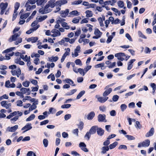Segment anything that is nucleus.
<instances>
[{
	"instance_id": "49530a36",
	"label": "nucleus",
	"mask_w": 156,
	"mask_h": 156,
	"mask_svg": "<svg viewBox=\"0 0 156 156\" xmlns=\"http://www.w3.org/2000/svg\"><path fill=\"white\" fill-rule=\"evenodd\" d=\"M46 11L47 10H45L44 8H42L39 9V12L41 14H44L47 13V12H48V11Z\"/></svg>"
},
{
	"instance_id": "6e6552de",
	"label": "nucleus",
	"mask_w": 156,
	"mask_h": 156,
	"mask_svg": "<svg viewBox=\"0 0 156 156\" xmlns=\"http://www.w3.org/2000/svg\"><path fill=\"white\" fill-rule=\"evenodd\" d=\"M20 91L22 94H27L28 95H30L31 92L29 88H27L25 87L22 88L20 89Z\"/></svg>"
},
{
	"instance_id": "7ed1b4c3",
	"label": "nucleus",
	"mask_w": 156,
	"mask_h": 156,
	"mask_svg": "<svg viewBox=\"0 0 156 156\" xmlns=\"http://www.w3.org/2000/svg\"><path fill=\"white\" fill-rule=\"evenodd\" d=\"M80 47L79 45L77 46L74 50V53L73 52L72 54L73 57H76L79 55L78 53L80 52Z\"/></svg>"
},
{
	"instance_id": "e2e57ef3",
	"label": "nucleus",
	"mask_w": 156,
	"mask_h": 156,
	"mask_svg": "<svg viewBox=\"0 0 156 156\" xmlns=\"http://www.w3.org/2000/svg\"><path fill=\"white\" fill-rule=\"evenodd\" d=\"M116 65V63L115 62H113L112 63H108V67L111 68L114 67Z\"/></svg>"
},
{
	"instance_id": "37998d69",
	"label": "nucleus",
	"mask_w": 156,
	"mask_h": 156,
	"mask_svg": "<svg viewBox=\"0 0 156 156\" xmlns=\"http://www.w3.org/2000/svg\"><path fill=\"white\" fill-rule=\"evenodd\" d=\"M76 91H77V90L76 89L72 90H71V91L70 92H68L66 94V95H67V96L71 95L73 94H74Z\"/></svg>"
},
{
	"instance_id": "338daca9",
	"label": "nucleus",
	"mask_w": 156,
	"mask_h": 156,
	"mask_svg": "<svg viewBox=\"0 0 156 156\" xmlns=\"http://www.w3.org/2000/svg\"><path fill=\"white\" fill-rule=\"evenodd\" d=\"M102 151L101 152L103 154L105 153L107 151V147H103L102 148Z\"/></svg>"
},
{
	"instance_id": "603ef678",
	"label": "nucleus",
	"mask_w": 156,
	"mask_h": 156,
	"mask_svg": "<svg viewBox=\"0 0 156 156\" xmlns=\"http://www.w3.org/2000/svg\"><path fill=\"white\" fill-rule=\"evenodd\" d=\"M75 62L77 65H79L80 66L82 65V63L80 59H78L76 60L75 61Z\"/></svg>"
},
{
	"instance_id": "f8f14e48",
	"label": "nucleus",
	"mask_w": 156,
	"mask_h": 156,
	"mask_svg": "<svg viewBox=\"0 0 156 156\" xmlns=\"http://www.w3.org/2000/svg\"><path fill=\"white\" fill-rule=\"evenodd\" d=\"M79 147H81V150L85 152H88V149L86 147V145L83 142H80L79 144Z\"/></svg>"
},
{
	"instance_id": "412c9836",
	"label": "nucleus",
	"mask_w": 156,
	"mask_h": 156,
	"mask_svg": "<svg viewBox=\"0 0 156 156\" xmlns=\"http://www.w3.org/2000/svg\"><path fill=\"white\" fill-rule=\"evenodd\" d=\"M154 133V129L153 128H151L150 130L145 135L146 137H149V136H152Z\"/></svg>"
},
{
	"instance_id": "680f3d73",
	"label": "nucleus",
	"mask_w": 156,
	"mask_h": 156,
	"mask_svg": "<svg viewBox=\"0 0 156 156\" xmlns=\"http://www.w3.org/2000/svg\"><path fill=\"white\" fill-rule=\"evenodd\" d=\"M38 22L37 20H35L31 24V26L32 27H34L37 25Z\"/></svg>"
},
{
	"instance_id": "a19ab883",
	"label": "nucleus",
	"mask_w": 156,
	"mask_h": 156,
	"mask_svg": "<svg viewBox=\"0 0 156 156\" xmlns=\"http://www.w3.org/2000/svg\"><path fill=\"white\" fill-rule=\"evenodd\" d=\"M78 72H79L80 74L83 76H84L85 73L83 69L79 68L78 69Z\"/></svg>"
},
{
	"instance_id": "c03bdc74",
	"label": "nucleus",
	"mask_w": 156,
	"mask_h": 156,
	"mask_svg": "<svg viewBox=\"0 0 156 156\" xmlns=\"http://www.w3.org/2000/svg\"><path fill=\"white\" fill-rule=\"evenodd\" d=\"M118 144V142H115L112 144H110L109 147L110 149H112L115 148Z\"/></svg>"
},
{
	"instance_id": "6e6d98bb",
	"label": "nucleus",
	"mask_w": 156,
	"mask_h": 156,
	"mask_svg": "<svg viewBox=\"0 0 156 156\" xmlns=\"http://www.w3.org/2000/svg\"><path fill=\"white\" fill-rule=\"evenodd\" d=\"M138 34L140 37L145 39H147V37L140 31H138Z\"/></svg>"
},
{
	"instance_id": "6ab92c4d",
	"label": "nucleus",
	"mask_w": 156,
	"mask_h": 156,
	"mask_svg": "<svg viewBox=\"0 0 156 156\" xmlns=\"http://www.w3.org/2000/svg\"><path fill=\"white\" fill-rule=\"evenodd\" d=\"M135 59H132L130 60L128 63L127 69L128 70H130L133 66V64L134 62L135 61Z\"/></svg>"
},
{
	"instance_id": "0e129e2a",
	"label": "nucleus",
	"mask_w": 156,
	"mask_h": 156,
	"mask_svg": "<svg viewBox=\"0 0 156 156\" xmlns=\"http://www.w3.org/2000/svg\"><path fill=\"white\" fill-rule=\"evenodd\" d=\"M71 106L70 104H65L62 105L61 106V108H70Z\"/></svg>"
},
{
	"instance_id": "4468645a",
	"label": "nucleus",
	"mask_w": 156,
	"mask_h": 156,
	"mask_svg": "<svg viewBox=\"0 0 156 156\" xmlns=\"http://www.w3.org/2000/svg\"><path fill=\"white\" fill-rule=\"evenodd\" d=\"M40 27L39 25H37L36 26L33 27L30 29V30H27L26 32V33L27 34H30L31 33L33 32L34 31L37 30Z\"/></svg>"
},
{
	"instance_id": "9d476101",
	"label": "nucleus",
	"mask_w": 156,
	"mask_h": 156,
	"mask_svg": "<svg viewBox=\"0 0 156 156\" xmlns=\"http://www.w3.org/2000/svg\"><path fill=\"white\" fill-rule=\"evenodd\" d=\"M94 34L95 36H93V38L94 39H98L101 37V33L98 29H97L95 30Z\"/></svg>"
},
{
	"instance_id": "f3484780",
	"label": "nucleus",
	"mask_w": 156,
	"mask_h": 156,
	"mask_svg": "<svg viewBox=\"0 0 156 156\" xmlns=\"http://www.w3.org/2000/svg\"><path fill=\"white\" fill-rule=\"evenodd\" d=\"M1 104L2 107L6 109L8 108L11 106V104L10 103L7 104V101H2L1 102Z\"/></svg>"
},
{
	"instance_id": "f03ea898",
	"label": "nucleus",
	"mask_w": 156,
	"mask_h": 156,
	"mask_svg": "<svg viewBox=\"0 0 156 156\" xmlns=\"http://www.w3.org/2000/svg\"><path fill=\"white\" fill-rule=\"evenodd\" d=\"M8 3L7 2H2L0 4V8L1 9L0 14L1 15H3L4 13L5 10L8 6Z\"/></svg>"
},
{
	"instance_id": "20e7f679",
	"label": "nucleus",
	"mask_w": 156,
	"mask_h": 156,
	"mask_svg": "<svg viewBox=\"0 0 156 156\" xmlns=\"http://www.w3.org/2000/svg\"><path fill=\"white\" fill-rule=\"evenodd\" d=\"M115 56L117 58V59L121 61H123L125 60L124 57L125 56V54L123 53H119L115 54Z\"/></svg>"
},
{
	"instance_id": "3c124183",
	"label": "nucleus",
	"mask_w": 156,
	"mask_h": 156,
	"mask_svg": "<svg viewBox=\"0 0 156 156\" xmlns=\"http://www.w3.org/2000/svg\"><path fill=\"white\" fill-rule=\"evenodd\" d=\"M65 19L63 18H61V17H59L57 19V22L58 23H61L62 22L65 21Z\"/></svg>"
},
{
	"instance_id": "4be33fe9",
	"label": "nucleus",
	"mask_w": 156,
	"mask_h": 156,
	"mask_svg": "<svg viewBox=\"0 0 156 156\" xmlns=\"http://www.w3.org/2000/svg\"><path fill=\"white\" fill-rule=\"evenodd\" d=\"M69 15L68 16L70 17H73L75 16H78L79 15V12L76 10L73 11L69 13Z\"/></svg>"
},
{
	"instance_id": "f257e3e1",
	"label": "nucleus",
	"mask_w": 156,
	"mask_h": 156,
	"mask_svg": "<svg viewBox=\"0 0 156 156\" xmlns=\"http://www.w3.org/2000/svg\"><path fill=\"white\" fill-rule=\"evenodd\" d=\"M34 4L35 2L33 0H27L25 5L26 10L30 11L35 9L36 8V5H33Z\"/></svg>"
},
{
	"instance_id": "ddd939ff",
	"label": "nucleus",
	"mask_w": 156,
	"mask_h": 156,
	"mask_svg": "<svg viewBox=\"0 0 156 156\" xmlns=\"http://www.w3.org/2000/svg\"><path fill=\"white\" fill-rule=\"evenodd\" d=\"M20 33L18 34V33H16L14 35L12 36V38L9 39V41L10 42H12L13 41H15L16 40L19 38H20Z\"/></svg>"
},
{
	"instance_id": "864d4df0",
	"label": "nucleus",
	"mask_w": 156,
	"mask_h": 156,
	"mask_svg": "<svg viewBox=\"0 0 156 156\" xmlns=\"http://www.w3.org/2000/svg\"><path fill=\"white\" fill-rule=\"evenodd\" d=\"M20 6V3L19 2H17L15 3L14 6V10L15 11H17V10L19 8Z\"/></svg>"
},
{
	"instance_id": "5701e85b",
	"label": "nucleus",
	"mask_w": 156,
	"mask_h": 156,
	"mask_svg": "<svg viewBox=\"0 0 156 156\" xmlns=\"http://www.w3.org/2000/svg\"><path fill=\"white\" fill-rule=\"evenodd\" d=\"M105 20V17L104 16H102V17H100L98 19V20L99 22L100 26L101 27L104 26V24L103 23V20Z\"/></svg>"
},
{
	"instance_id": "69168bd1",
	"label": "nucleus",
	"mask_w": 156,
	"mask_h": 156,
	"mask_svg": "<svg viewBox=\"0 0 156 156\" xmlns=\"http://www.w3.org/2000/svg\"><path fill=\"white\" fill-rule=\"evenodd\" d=\"M17 11H14V13L13 14L12 16V20L13 21L16 18L17 16Z\"/></svg>"
},
{
	"instance_id": "052dcab7",
	"label": "nucleus",
	"mask_w": 156,
	"mask_h": 156,
	"mask_svg": "<svg viewBox=\"0 0 156 156\" xmlns=\"http://www.w3.org/2000/svg\"><path fill=\"white\" fill-rule=\"evenodd\" d=\"M78 129H76L73 130L72 133H73L76 136H78Z\"/></svg>"
},
{
	"instance_id": "58836bf2",
	"label": "nucleus",
	"mask_w": 156,
	"mask_h": 156,
	"mask_svg": "<svg viewBox=\"0 0 156 156\" xmlns=\"http://www.w3.org/2000/svg\"><path fill=\"white\" fill-rule=\"evenodd\" d=\"M50 6L47 4L46 5L44 8L45 9V10H47L46 11H48V12H47V13H48L50 12H51L52 11V9L50 8Z\"/></svg>"
},
{
	"instance_id": "2eb2a0df",
	"label": "nucleus",
	"mask_w": 156,
	"mask_h": 156,
	"mask_svg": "<svg viewBox=\"0 0 156 156\" xmlns=\"http://www.w3.org/2000/svg\"><path fill=\"white\" fill-rule=\"evenodd\" d=\"M48 17L46 15L39 16L37 17L36 20L38 22H41L45 20Z\"/></svg>"
},
{
	"instance_id": "4d7b16f0",
	"label": "nucleus",
	"mask_w": 156,
	"mask_h": 156,
	"mask_svg": "<svg viewBox=\"0 0 156 156\" xmlns=\"http://www.w3.org/2000/svg\"><path fill=\"white\" fill-rule=\"evenodd\" d=\"M125 136L128 140H132L135 139V138L134 136L131 135H126Z\"/></svg>"
},
{
	"instance_id": "79ce46f5",
	"label": "nucleus",
	"mask_w": 156,
	"mask_h": 156,
	"mask_svg": "<svg viewBox=\"0 0 156 156\" xmlns=\"http://www.w3.org/2000/svg\"><path fill=\"white\" fill-rule=\"evenodd\" d=\"M116 2V0H108V5H111L113 6Z\"/></svg>"
},
{
	"instance_id": "4c0bfd02",
	"label": "nucleus",
	"mask_w": 156,
	"mask_h": 156,
	"mask_svg": "<svg viewBox=\"0 0 156 156\" xmlns=\"http://www.w3.org/2000/svg\"><path fill=\"white\" fill-rule=\"evenodd\" d=\"M85 91L82 90L77 95L76 97V99H79L82 96L85 94Z\"/></svg>"
},
{
	"instance_id": "9b49d317",
	"label": "nucleus",
	"mask_w": 156,
	"mask_h": 156,
	"mask_svg": "<svg viewBox=\"0 0 156 156\" xmlns=\"http://www.w3.org/2000/svg\"><path fill=\"white\" fill-rule=\"evenodd\" d=\"M48 4L51 8H53L56 5H57L56 0H50L48 2Z\"/></svg>"
},
{
	"instance_id": "5fc2aeb1",
	"label": "nucleus",
	"mask_w": 156,
	"mask_h": 156,
	"mask_svg": "<svg viewBox=\"0 0 156 156\" xmlns=\"http://www.w3.org/2000/svg\"><path fill=\"white\" fill-rule=\"evenodd\" d=\"M151 51V50L148 47L145 48L144 51L145 54H150Z\"/></svg>"
},
{
	"instance_id": "f704fd0d",
	"label": "nucleus",
	"mask_w": 156,
	"mask_h": 156,
	"mask_svg": "<svg viewBox=\"0 0 156 156\" xmlns=\"http://www.w3.org/2000/svg\"><path fill=\"white\" fill-rule=\"evenodd\" d=\"M35 115L34 114H31L29 117L26 119L27 122L33 120L35 117Z\"/></svg>"
},
{
	"instance_id": "b1692460",
	"label": "nucleus",
	"mask_w": 156,
	"mask_h": 156,
	"mask_svg": "<svg viewBox=\"0 0 156 156\" xmlns=\"http://www.w3.org/2000/svg\"><path fill=\"white\" fill-rule=\"evenodd\" d=\"M105 115L100 114L98 116V120L99 122H103L105 119Z\"/></svg>"
},
{
	"instance_id": "de8ad7c7",
	"label": "nucleus",
	"mask_w": 156,
	"mask_h": 156,
	"mask_svg": "<svg viewBox=\"0 0 156 156\" xmlns=\"http://www.w3.org/2000/svg\"><path fill=\"white\" fill-rule=\"evenodd\" d=\"M117 4L118 6L120 8H123L124 6V4L123 2L119 1L117 2Z\"/></svg>"
},
{
	"instance_id": "72a5a7b5",
	"label": "nucleus",
	"mask_w": 156,
	"mask_h": 156,
	"mask_svg": "<svg viewBox=\"0 0 156 156\" xmlns=\"http://www.w3.org/2000/svg\"><path fill=\"white\" fill-rule=\"evenodd\" d=\"M115 34V32H114L112 33V35H110L108 37V43L110 42L112 39L114 37Z\"/></svg>"
},
{
	"instance_id": "09e8293b",
	"label": "nucleus",
	"mask_w": 156,
	"mask_h": 156,
	"mask_svg": "<svg viewBox=\"0 0 156 156\" xmlns=\"http://www.w3.org/2000/svg\"><path fill=\"white\" fill-rule=\"evenodd\" d=\"M127 108V105L125 104H122L120 106V108L122 112H124Z\"/></svg>"
},
{
	"instance_id": "0eeeda50",
	"label": "nucleus",
	"mask_w": 156,
	"mask_h": 156,
	"mask_svg": "<svg viewBox=\"0 0 156 156\" xmlns=\"http://www.w3.org/2000/svg\"><path fill=\"white\" fill-rule=\"evenodd\" d=\"M51 32L53 33L51 35V36L53 37H56L61 35V33L59 31L55 29L52 30Z\"/></svg>"
},
{
	"instance_id": "423d86ee",
	"label": "nucleus",
	"mask_w": 156,
	"mask_h": 156,
	"mask_svg": "<svg viewBox=\"0 0 156 156\" xmlns=\"http://www.w3.org/2000/svg\"><path fill=\"white\" fill-rule=\"evenodd\" d=\"M11 72L13 76L16 75L18 77H19L21 73V70L19 68L16 70H11Z\"/></svg>"
},
{
	"instance_id": "8fccbe9b",
	"label": "nucleus",
	"mask_w": 156,
	"mask_h": 156,
	"mask_svg": "<svg viewBox=\"0 0 156 156\" xmlns=\"http://www.w3.org/2000/svg\"><path fill=\"white\" fill-rule=\"evenodd\" d=\"M14 44L15 45H18L19 44L21 43L22 42V38L21 37L19 38L17 40L15 41Z\"/></svg>"
},
{
	"instance_id": "473e14b6",
	"label": "nucleus",
	"mask_w": 156,
	"mask_h": 156,
	"mask_svg": "<svg viewBox=\"0 0 156 156\" xmlns=\"http://www.w3.org/2000/svg\"><path fill=\"white\" fill-rule=\"evenodd\" d=\"M97 133L98 135L100 136H102L104 134V130L101 128H98Z\"/></svg>"
},
{
	"instance_id": "cd10ccee",
	"label": "nucleus",
	"mask_w": 156,
	"mask_h": 156,
	"mask_svg": "<svg viewBox=\"0 0 156 156\" xmlns=\"http://www.w3.org/2000/svg\"><path fill=\"white\" fill-rule=\"evenodd\" d=\"M58 57L57 56H52L48 58V60L51 62H55L58 59Z\"/></svg>"
},
{
	"instance_id": "13d9d810",
	"label": "nucleus",
	"mask_w": 156,
	"mask_h": 156,
	"mask_svg": "<svg viewBox=\"0 0 156 156\" xmlns=\"http://www.w3.org/2000/svg\"><path fill=\"white\" fill-rule=\"evenodd\" d=\"M15 49V47H12L11 48H10L7 49H6V50H5L3 52V53H7L9 52H10V51H11L12 50H14V49Z\"/></svg>"
},
{
	"instance_id": "bb28decb",
	"label": "nucleus",
	"mask_w": 156,
	"mask_h": 156,
	"mask_svg": "<svg viewBox=\"0 0 156 156\" xmlns=\"http://www.w3.org/2000/svg\"><path fill=\"white\" fill-rule=\"evenodd\" d=\"M30 14V12H27L23 14H22L20 15V18L22 19H25L29 16Z\"/></svg>"
},
{
	"instance_id": "bf43d9fd",
	"label": "nucleus",
	"mask_w": 156,
	"mask_h": 156,
	"mask_svg": "<svg viewBox=\"0 0 156 156\" xmlns=\"http://www.w3.org/2000/svg\"><path fill=\"white\" fill-rule=\"evenodd\" d=\"M104 63H100L98 64L95 66V67L96 68H99L101 67V69H104L103 68L104 67Z\"/></svg>"
},
{
	"instance_id": "aec40b11",
	"label": "nucleus",
	"mask_w": 156,
	"mask_h": 156,
	"mask_svg": "<svg viewBox=\"0 0 156 156\" xmlns=\"http://www.w3.org/2000/svg\"><path fill=\"white\" fill-rule=\"evenodd\" d=\"M67 1L66 0H60L56 1L57 5L61 7L62 5L66 4Z\"/></svg>"
},
{
	"instance_id": "dca6fc26",
	"label": "nucleus",
	"mask_w": 156,
	"mask_h": 156,
	"mask_svg": "<svg viewBox=\"0 0 156 156\" xmlns=\"http://www.w3.org/2000/svg\"><path fill=\"white\" fill-rule=\"evenodd\" d=\"M18 128V125H15L12 127H8L7 128V130L9 132H14Z\"/></svg>"
},
{
	"instance_id": "1a4fd4ad",
	"label": "nucleus",
	"mask_w": 156,
	"mask_h": 156,
	"mask_svg": "<svg viewBox=\"0 0 156 156\" xmlns=\"http://www.w3.org/2000/svg\"><path fill=\"white\" fill-rule=\"evenodd\" d=\"M69 13V9H66L65 10H62L60 11V16L63 17H66Z\"/></svg>"
},
{
	"instance_id": "2f4dec72",
	"label": "nucleus",
	"mask_w": 156,
	"mask_h": 156,
	"mask_svg": "<svg viewBox=\"0 0 156 156\" xmlns=\"http://www.w3.org/2000/svg\"><path fill=\"white\" fill-rule=\"evenodd\" d=\"M85 13L86 14V16L87 17H92L93 15V13L91 11L87 10L85 11Z\"/></svg>"
},
{
	"instance_id": "c756f323",
	"label": "nucleus",
	"mask_w": 156,
	"mask_h": 156,
	"mask_svg": "<svg viewBox=\"0 0 156 156\" xmlns=\"http://www.w3.org/2000/svg\"><path fill=\"white\" fill-rule=\"evenodd\" d=\"M81 19L80 17L78 16L77 17H75L73 19L72 22L75 24H77L79 23L80 20Z\"/></svg>"
},
{
	"instance_id": "774afa93",
	"label": "nucleus",
	"mask_w": 156,
	"mask_h": 156,
	"mask_svg": "<svg viewBox=\"0 0 156 156\" xmlns=\"http://www.w3.org/2000/svg\"><path fill=\"white\" fill-rule=\"evenodd\" d=\"M91 68V66H88L83 69L85 73H86Z\"/></svg>"
},
{
	"instance_id": "c9c22d12",
	"label": "nucleus",
	"mask_w": 156,
	"mask_h": 156,
	"mask_svg": "<svg viewBox=\"0 0 156 156\" xmlns=\"http://www.w3.org/2000/svg\"><path fill=\"white\" fill-rule=\"evenodd\" d=\"M49 142L47 139H44L43 141V143L45 147H47L48 144Z\"/></svg>"
},
{
	"instance_id": "a878e982",
	"label": "nucleus",
	"mask_w": 156,
	"mask_h": 156,
	"mask_svg": "<svg viewBox=\"0 0 156 156\" xmlns=\"http://www.w3.org/2000/svg\"><path fill=\"white\" fill-rule=\"evenodd\" d=\"M150 144V141L149 140L147 139L144 141L142 143V145L143 147H147Z\"/></svg>"
},
{
	"instance_id": "a211bd4d",
	"label": "nucleus",
	"mask_w": 156,
	"mask_h": 156,
	"mask_svg": "<svg viewBox=\"0 0 156 156\" xmlns=\"http://www.w3.org/2000/svg\"><path fill=\"white\" fill-rule=\"evenodd\" d=\"M96 98H97L98 101L101 103L105 102L107 100V99L105 97H99L98 95L96 96Z\"/></svg>"
},
{
	"instance_id": "393cba45",
	"label": "nucleus",
	"mask_w": 156,
	"mask_h": 156,
	"mask_svg": "<svg viewBox=\"0 0 156 156\" xmlns=\"http://www.w3.org/2000/svg\"><path fill=\"white\" fill-rule=\"evenodd\" d=\"M98 127L96 126H92L89 130L90 134H93L96 133V129H97Z\"/></svg>"
},
{
	"instance_id": "e433bc0d",
	"label": "nucleus",
	"mask_w": 156,
	"mask_h": 156,
	"mask_svg": "<svg viewBox=\"0 0 156 156\" xmlns=\"http://www.w3.org/2000/svg\"><path fill=\"white\" fill-rule=\"evenodd\" d=\"M61 25L63 27L65 28V29L66 30H68L70 28L69 26L68 25L67 23L66 22L62 23Z\"/></svg>"
},
{
	"instance_id": "a18cd8bd",
	"label": "nucleus",
	"mask_w": 156,
	"mask_h": 156,
	"mask_svg": "<svg viewBox=\"0 0 156 156\" xmlns=\"http://www.w3.org/2000/svg\"><path fill=\"white\" fill-rule=\"evenodd\" d=\"M30 82V81H26L23 82L22 84L23 86L25 87H28L29 86Z\"/></svg>"
},
{
	"instance_id": "ea45409f",
	"label": "nucleus",
	"mask_w": 156,
	"mask_h": 156,
	"mask_svg": "<svg viewBox=\"0 0 156 156\" xmlns=\"http://www.w3.org/2000/svg\"><path fill=\"white\" fill-rule=\"evenodd\" d=\"M65 50H66V51L64 53L63 55L66 57L67 56L69 55L70 50L69 48H67L66 49H65Z\"/></svg>"
},
{
	"instance_id": "7c9ffc66",
	"label": "nucleus",
	"mask_w": 156,
	"mask_h": 156,
	"mask_svg": "<svg viewBox=\"0 0 156 156\" xmlns=\"http://www.w3.org/2000/svg\"><path fill=\"white\" fill-rule=\"evenodd\" d=\"M47 0H38L37 1V4L38 5H43L47 2Z\"/></svg>"
},
{
	"instance_id": "c85d7f7f",
	"label": "nucleus",
	"mask_w": 156,
	"mask_h": 156,
	"mask_svg": "<svg viewBox=\"0 0 156 156\" xmlns=\"http://www.w3.org/2000/svg\"><path fill=\"white\" fill-rule=\"evenodd\" d=\"M95 115V113L93 112H91L87 115V118L88 120L92 119Z\"/></svg>"
},
{
	"instance_id": "39448f33",
	"label": "nucleus",
	"mask_w": 156,
	"mask_h": 156,
	"mask_svg": "<svg viewBox=\"0 0 156 156\" xmlns=\"http://www.w3.org/2000/svg\"><path fill=\"white\" fill-rule=\"evenodd\" d=\"M32 124L31 123H28L26 125L23 127L21 130H24L23 133H24L27 131L31 129L32 128Z\"/></svg>"
}]
</instances>
